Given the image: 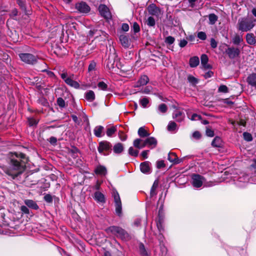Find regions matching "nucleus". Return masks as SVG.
<instances>
[{"mask_svg": "<svg viewBox=\"0 0 256 256\" xmlns=\"http://www.w3.org/2000/svg\"><path fill=\"white\" fill-rule=\"evenodd\" d=\"M200 64V60L198 56H194L190 58L189 60V64L191 68H196Z\"/></svg>", "mask_w": 256, "mask_h": 256, "instance_id": "26", "label": "nucleus"}, {"mask_svg": "<svg viewBox=\"0 0 256 256\" xmlns=\"http://www.w3.org/2000/svg\"><path fill=\"white\" fill-rule=\"evenodd\" d=\"M156 221L159 232H164V220L161 218L160 220H156Z\"/></svg>", "mask_w": 256, "mask_h": 256, "instance_id": "30", "label": "nucleus"}, {"mask_svg": "<svg viewBox=\"0 0 256 256\" xmlns=\"http://www.w3.org/2000/svg\"><path fill=\"white\" fill-rule=\"evenodd\" d=\"M96 67V63L94 62H92L88 66V70L89 72L94 70Z\"/></svg>", "mask_w": 256, "mask_h": 256, "instance_id": "60", "label": "nucleus"}, {"mask_svg": "<svg viewBox=\"0 0 256 256\" xmlns=\"http://www.w3.org/2000/svg\"><path fill=\"white\" fill-rule=\"evenodd\" d=\"M158 110L162 113H165L168 110V107L165 104H161L158 106Z\"/></svg>", "mask_w": 256, "mask_h": 256, "instance_id": "45", "label": "nucleus"}, {"mask_svg": "<svg viewBox=\"0 0 256 256\" xmlns=\"http://www.w3.org/2000/svg\"><path fill=\"white\" fill-rule=\"evenodd\" d=\"M25 204L28 208L34 209V210H38L39 207L36 203L32 200H24Z\"/></svg>", "mask_w": 256, "mask_h": 256, "instance_id": "25", "label": "nucleus"}, {"mask_svg": "<svg viewBox=\"0 0 256 256\" xmlns=\"http://www.w3.org/2000/svg\"><path fill=\"white\" fill-rule=\"evenodd\" d=\"M192 184L194 188H198L202 186L204 178L198 174H193L192 176Z\"/></svg>", "mask_w": 256, "mask_h": 256, "instance_id": "5", "label": "nucleus"}, {"mask_svg": "<svg viewBox=\"0 0 256 256\" xmlns=\"http://www.w3.org/2000/svg\"><path fill=\"white\" fill-rule=\"evenodd\" d=\"M149 164L150 162L148 161L141 163L140 164V169L141 172L145 174L150 172V168Z\"/></svg>", "mask_w": 256, "mask_h": 256, "instance_id": "22", "label": "nucleus"}, {"mask_svg": "<svg viewBox=\"0 0 256 256\" xmlns=\"http://www.w3.org/2000/svg\"><path fill=\"white\" fill-rule=\"evenodd\" d=\"M57 104L58 105V106L60 108H64L65 107V102L64 100L62 98H58L57 99Z\"/></svg>", "mask_w": 256, "mask_h": 256, "instance_id": "52", "label": "nucleus"}, {"mask_svg": "<svg viewBox=\"0 0 256 256\" xmlns=\"http://www.w3.org/2000/svg\"><path fill=\"white\" fill-rule=\"evenodd\" d=\"M28 158L23 153L12 154L9 158L8 167H4V172L12 179L16 178L25 170Z\"/></svg>", "mask_w": 256, "mask_h": 256, "instance_id": "1", "label": "nucleus"}, {"mask_svg": "<svg viewBox=\"0 0 256 256\" xmlns=\"http://www.w3.org/2000/svg\"><path fill=\"white\" fill-rule=\"evenodd\" d=\"M20 210L22 212L26 214H28L30 213L29 209L28 208L27 206H22L20 207Z\"/></svg>", "mask_w": 256, "mask_h": 256, "instance_id": "63", "label": "nucleus"}, {"mask_svg": "<svg viewBox=\"0 0 256 256\" xmlns=\"http://www.w3.org/2000/svg\"><path fill=\"white\" fill-rule=\"evenodd\" d=\"M139 251L141 256H150V254L146 250L144 244L142 243L140 244Z\"/></svg>", "mask_w": 256, "mask_h": 256, "instance_id": "31", "label": "nucleus"}, {"mask_svg": "<svg viewBox=\"0 0 256 256\" xmlns=\"http://www.w3.org/2000/svg\"><path fill=\"white\" fill-rule=\"evenodd\" d=\"M201 64L204 69H211L212 66L210 64H208V56L206 54H202L200 56Z\"/></svg>", "mask_w": 256, "mask_h": 256, "instance_id": "16", "label": "nucleus"}, {"mask_svg": "<svg viewBox=\"0 0 256 256\" xmlns=\"http://www.w3.org/2000/svg\"><path fill=\"white\" fill-rule=\"evenodd\" d=\"M148 102V99L146 98H144L140 100V105L144 108H146Z\"/></svg>", "mask_w": 256, "mask_h": 256, "instance_id": "46", "label": "nucleus"}, {"mask_svg": "<svg viewBox=\"0 0 256 256\" xmlns=\"http://www.w3.org/2000/svg\"><path fill=\"white\" fill-rule=\"evenodd\" d=\"M28 125L30 126H34L37 125L38 120H36L34 118H28Z\"/></svg>", "mask_w": 256, "mask_h": 256, "instance_id": "39", "label": "nucleus"}, {"mask_svg": "<svg viewBox=\"0 0 256 256\" xmlns=\"http://www.w3.org/2000/svg\"><path fill=\"white\" fill-rule=\"evenodd\" d=\"M124 150V146L122 144L118 142L115 144L113 148V150L116 154H121Z\"/></svg>", "mask_w": 256, "mask_h": 256, "instance_id": "24", "label": "nucleus"}, {"mask_svg": "<svg viewBox=\"0 0 256 256\" xmlns=\"http://www.w3.org/2000/svg\"><path fill=\"white\" fill-rule=\"evenodd\" d=\"M85 98L89 102H92L94 101L95 99V94L94 92L92 90H88L85 94Z\"/></svg>", "mask_w": 256, "mask_h": 256, "instance_id": "29", "label": "nucleus"}, {"mask_svg": "<svg viewBox=\"0 0 256 256\" xmlns=\"http://www.w3.org/2000/svg\"><path fill=\"white\" fill-rule=\"evenodd\" d=\"M146 24L149 26H154L156 24L154 18L152 16H149L146 21Z\"/></svg>", "mask_w": 256, "mask_h": 256, "instance_id": "42", "label": "nucleus"}, {"mask_svg": "<svg viewBox=\"0 0 256 256\" xmlns=\"http://www.w3.org/2000/svg\"><path fill=\"white\" fill-rule=\"evenodd\" d=\"M142 140L140 138H136L134 141V146L137 148L140 149V143Z\"/></svg>", "mask_w": 256, "mask_h": 256, "instance_id": "51", "label": "nucleus"}, {"mask_svg": "<svg viewBox=\"0 0 256 256\" xmlns=\"http://www.w3.org/2000/svg\"><path fill=\"white\" fill-rule=\"evenodd\" d=\"M33 178H34V176L32 174H31L30 176H28L26 178V180L32 182V184H37L38 182V178L33 180Z\"/></svg>", "mask_w": 256, "mask_h": 256, "instance_id": "47", "label": "nucleus"}, {"mask_svg": "<svg viewBox=\"0 0 256 256\" xmlns=\"http://www.w3.org/2000/svg\"><path fill=\"white\" fill-rule=\"evenodd\" d=\"M16 3L20 6V8L24 12L25 14H30V12L26 9V0H16Z\"/></svg>", "mask_w": 256, "mask_h": 256, "instance_id": "21", "label": "nucleus"}, {"mask_svg": "<svg viewBox=\"0 0 256 256\" xmlns=\"http://www.w3.org/2000/svg\"><path fill=\"white\" fill-rule=\"evenodd\" d=\"M116 126H112L107 128L106 133L108 136L110 137L116 132Z\"/></svg>", "mask_w": 256, "mask_h": 256, "instance_id": "35", "label": "nucleus"}, {"mask_svg": "<svg viewBox=\"0 0 256 256\" xmlns=\"http://www.w3.org/2000/svg\"><path fill=\"white\" fill-rule=\"evenodd\" d=\"M48 141L50 142V144H52V145L53 146H55L56 145V142H57V138H56V137H54V136H51Z\"/></svg>", "mask_w": 256, "mask_h": 256, "instance_id": "64", "label": "nucleus"}, {"mask_svg": "<svg viewBox=\"0 0 256 256\" xmlns=\"http://www.w3.org/2000/svg\"><path fill=\"white\" fill-rule=\"evenodd\" d=\"M174 38L172 36H168L166 38L165 42L168 44H172L174 42Z\"/></svg>", "mask_w": 256, "mask_h": 256, "instance_id": "53", "label": "nucleus"}, {"mask_svg": "<svg viewBox=\"0 0 256 256\" xmlns=\"http://www.w3.org/2000/svg\"><path fill=\"white\" fill-rule=\"evenodd\" d=\"M76 9L81 13H88L90 10V7L86 4V2H82L77 3L76 4Z\"/></svg>", "mask_w": 256, "mask_h": 256, "instance_id": "10", "label": "nucleus"}, {"mask_svg": "<svg viewBox=\"0 0 256 256\" xmlns=\"http://www.w3.org/2000/svg\"><path fill=\"white\" fill-rule=\"evenodd\" d=\"M218 90L220 92L227 93L228 92V88L226 85H220Z\"/></svg>", "mask_w": 256, "mask_h": 256, "instance_id": "50", "label": "nucleus"}, {"mask_svg": "<svg viewBox=\"0 0 256 256\" xmlns=\"http://www.w3.org/2000/svg\"><path fill=\"white\" fill-rule=\"evenodd\" d=\"M114 198L115 202L116 212L118 216H120L122 214V206L120 196L117 192L114 194Z\"/></svg>", "mask_w": 256, "mask_h": 256, "instance_id": "7", "label": "nucleus"}, {"mask_svg": "<svg viewBox=\"0 0 256 256\" xmlns=\"http://www.w3.org/2000/svg\"><path fill=\"white\" fill-rule=\"evenodd\" d=\"M119 40L122 46L125 48H128L130 42L128 36L125 34H121L119 36Z\"/></svg>", "mask_w": 256, "mask_h": 256, "instance_id": "12", "label": "nucleus"}, {"mask_svg": "<svg viewBox=\"0 0 256 256\" xmlns=\"http://www.w3.org/2000/svg\"><path fill=\"white\" fill-rule=\"evenodd\" d=\"M206 135L209 137H212L214 135V130H212L211 128L208 127H206Z\"/></svg>", "mask_w": 256, "mask_h": 256, "instance_id": "55", "label": "nucleus"}, {"mask_svg": "<svg viewBox=\"0 0 256 256\" xmlns=\"http://www.w3.org/2000/svg\"><path fill=\"white\" fill-rule=\"evenodd\" d=\"M149 82V78L146 75L142 76L138 81L136 82V84L135 87H140L146 85Z\"/></svg>", "mask_w": 256, "mask_h": 256, "instance_id": "18", "label": "nucleus"}, {"mask_svg": "<svg viewBox=\"0 0 256 256\" xmlns=\"http://www.w3.org/2000/svg\"><path fill=\"white\" fill-rule=\"evenodd\" d=\"M146 143L151 148H155L157 144V140L154 137H150L145 140Z\"/></svg>", "mask_w": 256, "mask_h": 256, "instance_id": "23", "label": "nucleus"}, {"mask_svg": "<svg viewBox=\"0 0 256 256\" xmlns=\"http://www.w3.org/2000/svg\"><path fill=\"white\" fill-rule=\"evenodd\" d=\"M98 86L103 90H107L108 86V85L104 82H100L98 84Z\"/></svg>", "mask_w": 256, "mask_h": 256, "instance_id": "48", "label": "nucleus"}, {"mask_svg": "<svg viewBox=\"0 0 256 256\" xmlns=\"http://www.w3.org/2000/svg\"><path fill=\"white\" fill-rule=\"evenodd\" d=\"M176 159H178V156L175 153H173V152L169 153V154L168 155V160L170 162H173L174 163V162H175L176 160Z\"/></svg>", "mask_w": 256, "mask_h": 256, "instance_id": "43", "label": "nucleus"}, {"mask_svg": "<svg viewBox=\"0 0 256 256\" xmlns=\"http://www.w3.org/2000/svg\"><path fill=\"white\" fill-rule=\"evenodd\" d=\"M256 20L252 17H243L238 19L236 28L238 31L247 32L252 30L256 25Z\"/></svg>", "mask_w": 256, "mask_h": 256, "instance_id": "2", "label": "nucleus"}, {"mask_svg": "<svg viewBox=\"0 0 256 256\" xmlns=\"http://www.w3.org/2000/svg\"><path fill=\"white\" fill-rule=\"evenodd\" d=\"M118 136H119L120 140L122 141H124L127 138V136L122 131L119 132Z\"/></svg>", "mask_w": 256, "mask_h": 256, "instance_id": "56", "label": "nucleus"}, {"mask_svg": "<svg viewBox=\"0 0 256 256\" xmlns=\"http://www.w3.org/2000/svg\"><path fill=\"white\" fill-rule=\"evenodd\" d=\"M132 29L134 33H136L140 32V28L138 24L136 22H134L133 24Z\"/></svg>", "mask_w": 256, "mask_h": 256, "instance_id": "57", "label": "nucleus"}, {"mask_svg": "<svg viewBox=\"0 0 256 256\" xmlns=\"http://www.w3.org/2000/svg\"><path fill=\"white\" fill-rule=\"evenodd\" d=\"M112 144L108 141H102L98 144V150L100 154H102L104 151L111 150Z\"/></svg>", "mask_w": 256, "mask_h": 256, "instance_id": "9", "label": "nucleus"}, {"mask_svg": "<svg viewBox=\"0 0 256 256\" xmlns=\"http://www.w3.org/2000/svg\"><path fill=\"white\" fill-rule=\"evenodd\" d=\"M188 80L192 86H196L198 82V80L192 75L188 76Z\"/></svg>", "mask_w": 256, "mask_h": 256, "instance_id": "36", "label": "nucleus"}, {"mask_svg": "<svg viewBox=\"0 0 256 256\" xmlns=\"http://www.w3.org/2000/svg\"><path fill=\"white\" fill-rule=\"evenodd\" d=\"M243 136L244 140L247 142H250L252 140V134L249 132H244Z\"/></svg>", "mask_w": 256, "mask_h": 256, "instance_id": "44", "label": "nucleus"}, {"mask_svg": "<svg viewBox=\"0 0 256 256\" xmlns=\"http://www.w3.org/2000/svg\"><path fill=\"white\" fill-rule=\"evenodd\" d=\"M74 79V74H72L64 82L70 86L76 88H78L80 87L79 84Z\"/></svg>", "mask_w": 256, "mask_h": 256, "instance_id": "13", "label": "nucleus"}, {"mask_svg": "<svg viewBox=\"0 0 256 256\" xmlns=\"http://www.w3.org/2000/svg\"><path fill=\"white\" fill-rule=\"evenodd\" d=\"M210 46L212 48H215L217 47L218 42L214 38H211L210 40Z\"/></svg>", "mask_w": 256, "mask_h": 256, "instance_id": "61", "label": "nucleus"}, {"mask_svg": "<svg viewBox=\"0 0 256 256\" xmlns=\"http://www.w3.org/2000/svg\"><path fill=\"white\" fill-rule=\"evenodd\" d=\"M242 42H243L242 38L238 34L236 35L232 38V42L236 45H239Z\"/></svg>", "mask_w": 256, "mask_h": 256, "instance_id": "37", "label": "nucleus"}, {"mask_svg": "<svg viewBox=\"0 0 256 256\" xmlns=\"http://www.w3.org/2000/svg\"><path fill=\"white\" fill-rule=\"evenodd\" d=\"M128 152L130 155L134 157L137 156L138 154V150H134L132 146L129 148Z\"/></svg>", "mask_w": 256, "mask_h": 256, "instance_id": "40", "label": "nucleus"}, {"mask_svg": "<svg viewBox=\"0 0 256 256\" xmlns=\"http://www.w3.org/2000/svg\"><path fill=\"white\" fill-rule=\"evenodd\" d=\"M176 124L174 122H170L168 126L167 129L168 131H173L176 129Z\"/></svg>", "mask_w": 256, "mask_h": 256, "instance_id": "41", "label": "nucleus"}, {"mask_svg": "<svg viewBox=\"0 0 256 256\" xmlns=\"http://www.w3.org/2000/svg\"><path fill=\"white\" fill-rule=\"evenodd\" d=\"M94 198L98 202L100 203H105L106 199L104 196L101 192L99 191H96L94 193Z\"/></svg>", "mask_w": 256, "mask_h": 256, "instance_id": "17", "label": "nucleus"}, {"mask_svg": "<svg viewBox=\"0 0 256 256\" xmlns=\"http://www.w3.org/2000/svg\"><path fill=\"white\" fill-rule=\"evenodd\" d=\"M20 60L28 64H34L37 62V56L28 53H22L19 54Z\"/></svg>", "mask_w": 256, "mask_h": 256, "instance_id": "4", "label": "nucleus"}, {"mask_svg": "<svg viewBox=\"0 0 256 256\" xmlns=\"http://www.w3.org/2000/svg\"><path fill=\"white\" fill-rule=\"evenodd\" d=\"M212 146L216 148L222 147V138L220 137L216 136L212 142Z\"/></svg>", "mask_w": 256, "mask_h": 256, "instance_id": "27", "label": "nucleus"}, {"mask_svg": "<svg viewBox=\"0 0 256 256\" xmlns=\"http://www.w3.org/2000/svg\"><path fill=\"white\" fill-rule=\"evenodd\" d=\"M44 199L48 203H52V197L50 194H46L44 196Z\"/></svg>", "mask_w": 256, "mask_h": 256, "instance_id": "54", "label": "nucleus"}, {"mask_svg": "<svg viewBox=\"0 0 256 256\" xmlns=\"http://www.w3.org/2000/svg\"><path fill=\"white\" fill-rule=\"evenodd\" d=\"M148 10L149 14L152 16H158L160 12V8L154 4H150L148 7Z\"/></svg>", "mask_w": 256, "mask_h": 256, "instance_id": "11", "label": "nucleus"}, {"mask_svg": "<svg viewBox=\"0 0 256 256\" xmlns=\"http://www.w3.org/2000/svg\"><path fill=\"white\" fill-rule=\"evenodd\" d=\"M106 232L112 234L122 240L128 241L131 239L130 234L124 228L120 226H112L105 230Z\"/></svg>", "mask_w": 256, "mask_h": 256, "instance_id": "3", "label": "nucleus"}, {"mask_svg": "<svg viewBox=\"0 0 256 256\" xmlns=\"http://www.w3.org/2000/svg\"><path fill=\"white\" fill-rule=\"evenodd\" d=\"M94 172L97 174L105 175L106 173V169L104 166H100L95 169Z\"/></svg>", "mask_w": 256, "mask_h": 256, "instance_id": "32", "label": "nucleus"}, {"mask_svg": "<svg viewBox=\"0 0 256 256\" xmlns=\"http://www.w3.org/2000/svg\"><path fill=\"white\" fill-rule=\"evenodd\" d=\"M138 134L141 138H145L148 136L150 134L143 127H140L138 130Z\"/></svg>", "mask_w": 256, "mask_h": 256, "instance_id": "33", "label": "nucleus"}, {"mask_svg": "<svg viewBox=\"0 0 256 256\" xmlns=\"http://www.w3.org/2000/svg\"><path fill=\"white\" fill-rule=\"evenodd\" d=\"M38 102L40 104L46 107L49 106V103L48 100L44 97L40 98L38 100Z\"/></svg>", "mask_w": 256, "mask_h": 256, "instance_id": "38", "label": "nucleus"}, {"mask_svg": "<svg viewBox=\"0 0 256 256\" xmlns=\"http://www.w3.org/2000/svg\"><path fill=\"white\" fill-rule=\"evenodd\" d=\"M246 82L252 86L256 88V73L250 74L246 78Z\"/></svg>", "mask_w": 256, "mask_h": 256, "instance_id": "19", "label": "nucleus"}, {"mask_svg": "<svg viewBox=\"0 0 256 256\" xmlns=\"http://www.w3.org/2000/svg\"><path fill=\"white\" fill-rule=\"evenodd\" d=\"M116 53L114 52L112 54H109L106 60V66L109 69L114 68V64L115 62L114 58H116Z\"/></svg>", "mask_w": 256, "mask_h": 256, "instance_id": "14", "label": "nucleus"}, {"mask_svg": "<svg viewBox=\"0 0 256 256\" xmlns=\"http://www.w3.org/2000/svg\"><path fill=\"white\" fill-rule=\"evenodd\" d=\"M192 136L195 139L199 140L200 138L202 135L198 131H195L192 134Z\"/></svg>", "mask_w": 256, "mask_h": 256, "instance_id": "62", "label": "nucleus"}, {"mask_svg": "<svg viewBox=\"0 0 256 256\" xmlns=\"http://www.w3.org/2000/svg\"><path fill=\"white\" fill-rule=\"evenodd\" d=\"M198 37L202 40H205L206 38V35L204 32H200L198 34Z\"/></svg>", "mask_w": 256, "mask_h": 256, "instance_id": "58", "label": "nucleus"}, {"mask_svg": "<svg viewBox=\"0 0 256 256\" xmlns=\"http://www.w3.org/2000/svg\"><path fill=\"white\" fill-rule=\"evenodd\" d=\"M184 118V114L183 112L176 110L172 114V118L178 122H181Z\"/></svg>", "mask_w": 256, "mask_h": 256, "instance_id": "15", "label": "nucleus"}, {"mask_svg": "<svg viewBox=\"0 0 256 256\" xmlns=\"http://www.w3.org/2000/svg\"><path fill=\"white\" fill-rule=\"evenodd\" d=\"M104 130V128L102 126H98L95 127L94 130V134L96 136L100 138L102 136V132Z\"/></svg>", "mask_w": 256, "mask_h": 256, "instance_id": "28", "label": "nucleus"}, {"mask_svg": "<svg viewBox=\"0 0 256 256\" xmlns=\"http://www.w3.org/2000/svg\"><path fill=\"white\" fill-rule=\"evenodd\" d=\"M162 219V220H164V214L163 212V205H161L159 210H158V220H160Z\"/></svg>", "mask_w": 256, "mask_h": 256, "instance_id": "49", "label": "nucleus"}, {"mask_svg": "<svg viewBox=\"0 0 256 256\" xmlns=\"http://www.w3.org/2000/svg\"><path fill=\"white\" fill-rule=\"evenodd\" d=\"M218 19V16L214 14H210L208 15L209 24H214Z\"/></svg>", "mask_w": 256, "mask_h": 256, "instance_id": "34", "label": "nucleus"}, {"mask_svg": "<svg viewBox=\"0 0 256 256\" xmlns=\"http://www.w3.org/2000/svg\"><path fill=\"white\" fill-rule=\"evenodd\" d=\"M165 166L166 165L163 160H158L156 162V168L158 169L164 168Z\"/></svg>", "mask_w": 256, "mask_h": 256, "instance_id": "59", "label": "nucleus"}, {"mask_svg": "<svg viewBox=\"0 0 256 256\" xmlns=\"http://www.w3.org/2000/svg\"><path fill=\"white\" fill-rule=\"evenodd\" d=\"M226 53L230 59H234L240 56V51L238 48L228 47L226 50Z\"/></svg>", "mask_w": 256, "mask_h": 256, "instance_id": "6", "label": "nucleus"}, {"mask_svg": "<svg viewBox=\"0 0 256 256\" xmlns=\"http://www.w3.org/2000/svg\"><path fill=\"white\" fill-rule=\"evenodd\" d=\"M98 10L101 16L104 17V18L109 19L111 18V14L110 12L109 8L105 4H100L98 6Z\"/></svg>", "mask_w": 256, "mask_h": 256, "instance_id": "8", "label": "nucleus"}, {"mask_svg": "<svg viewBox=\"0 0 256 256\" xmlns=\"http://www.w3.org/2000/svg\"><path fill=\"white\" fill-rule=\"evenodd\" d=\"M246 42L250 45L256 44V38L253 33H248L246 36Z\"/></svg>", "mask_w": 256, "mask_h": 256, "instance_id": "20", "label": "nucleus"}]
</instances>
